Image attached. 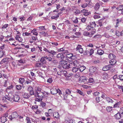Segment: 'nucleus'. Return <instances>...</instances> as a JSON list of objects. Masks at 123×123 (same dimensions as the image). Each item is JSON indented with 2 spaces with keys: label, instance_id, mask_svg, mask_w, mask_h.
I'll use <instances>...</instances> for the list:
<instances>
[{
  "label": "nucleus",
  "instance_id": "1",
  "mask_svg": "<svg viewBox=\"0 0 123 123\" xmlns=\"http://www.w3.org/2000/svg\"><path fill=\"white\" fill-rule=\"evenodd\" d=\"M35 95L36 98L35 101L38 102L41 101L43 97V93L42 92H37L35 93Z\"/></svg>",
  "mask_w": 123,
  "mask_h": 123
},
{
  "label": "nucleus",
  "instance_id": "2",
  "mask_svg": "<svg viewBox=\"0 0 123 123\" xmlns=\"http://www.w3.org/2000/svg\"><path fill=\"white\" fill-rule=\"evenodd\" d=\"M94 50L93 49H89L87 48L83 52V54L87 56H89L94 53Z\"/></svg>",
  "mask_w": 123,
  "mask_h": 123
},
{
  "label": "nucleus",
  "instance_id": "3",
  "mask_svg": "<svg viewBox=\"0 0 123 123\" xmlns=\"http://www.w3.org/2000/svg\"><path fill=\"white\" fill-rule=\"evenodd\" d=\"M61 66L64 69H68L70 68V64L65 61H62L61 62Z\"/></svg>",
  "mask_w": 123,
  "mask_h": 123
},
{
  "label": "nucleus",
  "instance_id": "4",
  "mask_svg": "<svg viewBox=\"0 0 123 123\" xmlns=\"http://www.w3.org/2000/svg\"><path fill=\"white\" fill-rule=\"evenodd\" d=\"M18 116V114L16 112H13L10 116H9L8 117L11 120L14 118H17Z\"/></svg>",
  "mask_w": 123,
  "mask_h": 123
},
{
  "label": "nucleus",
  "instance_id": "5",
  "mask_svg": "<svg viewBox=\"0 0 123 123\" xmlns=\"http://www.w3.org/2000/svg\"><path fill=\"white\" fill-rule=\"evenodd\" d=\"M76 50L78 51L81 54L83 53L84 51L83 48H82L81 45L78 44L76 49Z\"/></svg>",
  "mask_w": 123,
  "mask_h": 123
},
{
  "label": "nucleus",
  "instance_id": "6",
  "mask_svg": "<svg viewBox=\"0 0 123 123\" xmlns=\"http://www.w3.org/2000/svg\"><path fill=\"white\" fill-rule=\"evenodd\" d=\"M56 57L57 58L61 60V62H62V61H65V60H64L65 56L62 53H59L57 54L56 56Z\"/></svg>",
  "mask_w": 123,
  "mask_h": 123
},
{
  "label": "nucleus",
  "instance_id": "7",
  "mask_svg": "<svg viewBox=\"0 0 123 123\" xmlns=\"http://www.w3.org/2000/svg\"><path fill=\"white\" fill-rule=\"evenodd\" d=\"M80 12L83 14V15L86 16H87L91 14L90 12H88V10L85 9H84L81 10Z\"/></svg>",
  "mask_w": 123,
  "mask_h": 123
},
{
  "label": "nucleus",
  "instance_id": "8",
  "mask_svg": "<svg viewBox=\"0 0 123 123\" xmlns=\"http://www.w3.org/2000/svg\"><path fill=\"white\" fill-rule=\"evenodd\" d=\"M28 91L29 92L30 94L31 95H33L34 94L33 88L31 86L28 87L27 89Z\"/></svg>",
  "mask_w": 123,
  "mask_h": 123
},
{
  "label": "nucleus",
  "instance_id": "9",
  "mask_svg": "<svg viewBox=\"0 0 123 123\" xmlns=\"http://www.w3.org/2000/svg\"><path fill=\"white\" fill-rule=\"evenodd\" d=\"M12 99L14 101L18 102L20 98L18 95L15 94L13 96Z\"/></svg>",
  "mask_w": 123,
  "mask_h": 123
},
{
  "label": "nucleus",
  "instance_id": "10",
  "mask_svg": "<svg viewBox=\"0 0 123 123\" xmlns=\"http://www.w3.org/2000/svg\"><path fill=\"white\" fill-rule=\"evenodd\" d=\"M123 115L121 116V114L119 113H117L115 114L114 117L117 119H120V118H123Z\"/></svg>",
  "mask_w": 123,
  "mask_h": 123
},
{
  "label": "nucleus",
  "instance_id": "11",
  "mask_svg": "<svg viewBox=\"0 0 123 123\" xmlns=\"http://www.w3.org/2000/svg\"><path fill=\"white\" fill-rule=\"evenodd\" d=\"M51 93L53 95L57 94L58 92V90L55 88H52L50 90Z\"/></svg>",
  "mask_w": 123,
  "mask_h": 123
},
{
  "label": "nucleus",
  "instance_id": "12",
  "mask_svg": "<svg viewBox=\"0 0 123 123\" xmlns=\"http://www.w3.org/2000/svg\"><path fill=\"white\" fill-rule=\"evenodd\" d=\"M11 94H8V95H5L4 97L5 99H7L9 101L11 102L12 101V99L11 98V96L10 95Z\"/></svg>",
  "mask_w": 123,
  "mask_h": 123
},
{
  "label": "nucleus",
  "instance_id": "13",
  "mask_svg": "<svg viewBox=\"0 0 123 123\" xmlns=\"http://www.w3.org/2000/svg\"><path fill=\"white\" fill-rule=\"evenodd\" d=\"M78 62L77 60H75L73 62H72L70 63V66L71 67V66H74L77 67L78 65Z\"/></svg>",
  "mask_w": 123,
  "mask_h": 123
},
{
  "label": "nucleus",
  "instance_id": "14",
  "mask_svg": "<svg viewBox=\"0 0 123 123\" xmlns=\"http://www.w3.org/2000/svg\"><path fill=\"white\" fill-rule=\"evenodd\" d=\"M96 67L92 66L90 68L89 71L91 73H92L96 71Z\"/></svg>",
  "mask_w": 123,
  "mask_h": 123
},
{
  "label": "nucleus",
  "instance_id": "15",
  "mask_svg": "<svg viewBox=\"0 0 123 123\" xmlns=\"http://www.w3.org/2000/svg\"><path fill=\"white\" fill-rule=\"evenodd\" d=\"M111 68V67L110 65H105L103 67L102 70L104 71H106L109 70Z\"/></svg>",
  "mask_w": 123,
  "mask_h": 123
},
{
  "label": "nucleus",
  "instance_id": "16",
  "mask_svg": "<svg viewBox=\"0 0 123 123\" xmlns=\"http://www.w3.org/2000/svg\"><path fill=\"white\" fill-rule=\"evenodd\" d=\"M15 39L16 40H18V41L22 42L23 40V39L20 37V36L19 35H16L15 37Z\"/></svg>",
  "mask_w": 123,
  "mask_h": 123
},
{
  "label": "nucleus",
  "instance_id": "17",
  "mask_svg": "<svg viewBox=\"0 0 123 123\" xmlns=\"http://www.w3.org/2000/svg\"><path fill=\"white\" fill-rule=\"evenodd\" d=\"M53 116L57 119H59L60 115L58 112H55L53 114Z\"/></svg>",
  "mask_w": 123,
  "mask_h": 123
},
{
  "label": "nucleus",
  "instance_id": "18",
  "mask_svg": "<svg viewBox=\"0 0 123 123\" xmlns=\"http://www.w3.org/2000/svg\"><path fill=\"white\" fill-rule=\"evenodd\" d=\"M106 100L109 103H113L114 102L113 100L109 97H106Z\"/></svg>",
  "mask_w": 123,
  "mask_h": 123
},
{
  "label": "nucleus",
  "instance_id": "19",
  "mask_svg": "<svg viewBox=\"0 0 123 123\" xmlns=\"http://www.w3.org/2000/svg\"><path fill=\"white\" fill-rule=\"evenodd\" d=\"M49 45L51 47H55L56 46L58 45V43H57L52 42H49Z\"/></svg>",
  "mask_w": 123,
  "mask_h": 123
},
{
  "label": "nucleus",
  "instance_id": "20",
  "mask_svg": "<svg viewBox=\"0 0 123 123\" xmlns=\"http://www.w3.org/2000/svg\"><path fill=\"white\" fill-rule=\"evenodd\" d=\"M116 60L115 59H111L109 61V63L111 65L115 64L116 62Z\"/></svg>",
  "mask_w": 123,
  "mask_h": 123
},
{
  "label": "nucleus",
  "instance_id": "21",
  "mask_svg": "<svg viewBox=\"0 0 123 123\" xmlns=\"http://www.w3.org/2000/svg\"><path fill=\"white\" fill-rule=\"evenodd\" d=\"M100 6L99 4L98 3H97L95 5L94 8L96 11H97L99 8Z\"/></svg>",
  "mask_w": 123,
  "mask_h": 123
},
{
  "label": "nucleus",
  "instance_id": "22",
  "mask_svg": "<svg viewBox=\"0 0 123 123\" xmlns=\"http://www.w3.org/2000/svg\"><path fill=\"white\" fill-rule=\"evenodd\" d=\"M22 96L23 98H29L30 96L28 94L25 92H23Z\"/></svg>",
  "mask_w": 123,
  "mask_h": 123
},
{
  "label": "nucleus",
  "instance_id": "23",
  "mask_svg": "<svg viewBox=\"0 0 123 123\" xmlns=\"http://www.w3.org/2000/svg\"><path fill=\"white\" fill-rule=\"evenodd\" d=\"M0 119L2 122L5 123L7 121V119L6 117L3 116Z\"/></svg>",
  "mask_w": 123,
  "mask_h": 123
},
{
  "label": "nucleus",
  "instance_id": "24",
  "mask_svg": "<svg viewBox=\"0 0 123 123\" xmlns=\"http://www.w3.org/2000/svg\"><path fill=\"white\" fill-rule=\"evenodd\" d=\"M108 57L110 59H115L116 57V56L113 54L111 53L108 55Z\"/></svg>",
  "mask_w": 123,
  "mask_h": 123
},
{
  "label": "nucleus",
  "instance_id": "25",
  "mask_svg": "<svg viewBox=\"0 0 123 123\" xmlns=\"http://www.w3.org/2000/svg\"><path fill=\"white\" fill-rule=\"evenodd\" d=\"M94 14H96L95 15L93 16V18L95 19L99 18H100V16L99 15L98 13H97L96 12H94Z\"/></svg>",
  "mask_w": 123,
  "mask_h": 123
},
{
  "label": "nucleus",
  "instance_id": "26",
  "mask_svg": "<svg viewBox=\"0 0 123 123\" xmlns=\"http://www.w3.org/2000/svg\"><path fill=\"white\" fill-rule=\"evenodd\" d=\"M97 53L99 55H102L104 53V51L103 50L99 49L97 51Z\"/></svg>",
  "mask_w": 123,
  "mask_h": 123
},
{
  "label": "nucleus",
  "instance_id": "27",
  "mask_svg": "<svg viewBox=\"0 0 123 123\" xmlns=\"http://www.w3.org/2000/svg\"><path fill=\"white\" fill-rule=\"evenodd\" d=\"M94 27L92 26L91 25H88L86 28V29L88 31L90 30H92L93 29Z\"/></svg>",
  "mask_w": 123,
  "mask_h": 123
},
{
  "label": "nucleus",
  "instance_id": "28",
  "mask_svg": "<svg viewBox=\"0 0 123 123\" xmlns=\"http://www.w3.org/2000/svg\"><path fill=\"white\" fill-rule=\"evenodd\" d=\"M116 9L118 11H122L123 10V5H119L118 7L116 8Z\"/></svg>",
  "mask_w": 123,
  "mask_h": 123
},
{
  "label": "nucleus",
  "instance_id": "29",
  "mask_svg": "<svg viewBox=\"0 0 123 123\" xmlns=\"http://www.w3.org/2000/svg\"><path fill=\"white\" fill-rule=\"evenodd\" d=\"M31 35V33L25 32L24 33L23 32L22 34V35L24 37L25 36H29Z\"/></svg>",
  "mask_w": 123,
  "mask_h": 123
},
{
  "label": "nucleus",
  "instance_id": "30",
  "mask_svg": "<svg viewBox=\"0 0 123 123\" xmlns=\"http://www.w3.org/2000/svg\"><path fill=\"white\" fill-rule=\"evenodd\" d=\"M43 62H41L40 63H37L36 64V67H43Z\"/></svg>",
  "mask_w": 123,
  "mask_h": 123
},
{
  "label": "nucleus",
  "instance_id": "31",
  "mask_svg": "<svg viewBox=\"0 0 123 123\" xmlns=\"http://www.w3.org/2000/svg\"><path fill=\"white\" fill-rule=\"evenodd\" d=\"M25 81L24 79L23 78H20L19 79V82L20 84H22Z\"/></svg>",
  "mask_w": 123,
  "mask_h": 123
},
{
  "label": "nucleus",
  "instance_id": "32",
  "mask_svg": "<svg viewBox=\"0 0 123 123\" xmlns=\"http://www.w3.org/2000/svg\"><path fill=\"white\" fill-rule=\"evenodd\" d=\"M52 56H54L56 54V52L53 50H52L50 51L49 53Z\"/></svg>",
  "mask_w": 123,
  "mask_h": 123
},
{
  "label": "nucleus",
  "instance_id": "33",
  "mask_svg": "<svg viewBox=\"0 0 123 123\" xmlns=\"http://www.w3.org/2000/svg\"><path fill=\"white\" fill-rule=\"evenodd\" d=\"M39 30L40 31H43L46 30L45 26H42L39 27Z\"/></svg>",
  "mask_w": 123,
  "mask_h": 123
},
{
  "label": "nucleus",
  "instance_id": "34",
  "mask_svg": "<svg viewBox=\"0 0 123 123\" xmlns=\"http://www.w3.org/2000/svg\"><path fill=\"white\" fill-rule=\"evenodd\" d=\"M45 57H42L40 61L41 62H43V63L44 64H45L46 63V62L45 61Z\"/></svg>",
  "mask_w": 123,
  "mask_h": 123
},
{
  "label": "nucleus",
  "instance_id": "35",
  "mask_svg": "<svg viewBox=\"0 0 123 123\" xmlns=\"http://www.w3.org/2000/svg\"><path fill=\"white\" fill-rule=\"evenodd\" d=\"M78 70L79 68L77 67H75L73 68L72 71L73 72L75 73Z\"/></svg>",
  "mask_w": 123,
  "mask_h": 123
},
{
  "label": "nucleus",
  "instance_id": "36",
  "mask_svg": "<svg viewBox=\"0 0 123 123\" xmlns=\"http://www.w3.org/2000/svg\"><path fill=\"white\" fill-rule=\"evenodd\" d=\"M96 32V31L95 30H93L90 32V33H89V37H91L93 34Z\"/></svg>",
  "mask_w": 123,
  "mask_h": 123
},
{
  "label": "nucleus",
  "instance_id": "37",
  "mask_svg": "<svg viewBox=\"0 0 123 123\" xmlns=\"http://www.w3.org/2000/svg\"><path fill=\"white\" fill-rule=\"evenodd\" d=\"M64 72L65 73H64L65 74V76L67 78H69L70 76H71V75L72 74H68L67 73L66 74V73H67V72L66 71H65Z\"/></svg>",
  "mask_w": 123,
  "mask_h": 123
},
{
  "label": "nucleus",
  "instance_id": "38",
  "mask_svg": "<svg viewBox=\"0 0 123 123\" xmlns=\"http://www.w3.org/2000/svg\"><path fill=\"white\" fill-rule=\"evenodd\" d=\"M59 16H58V15H57L56 14V15L52 16L51 18L52 19H54L55 20H57V19L58 18Z\"/></svg>",
  "mask_w": 123,
  "mask_h": 123
},
{
  "label": "nucleus",
  "instance_id": "39",
  "mask_svg": "<svg viewBox=\"0 0 123 123\" xmlns=\"http://www.w3.org/2000/svg\"><path fill=\"white\" fill-rule=\"evenodd\" d=\"M87 82H88L90 83H93L94 81V79L93 78H90L87 81Z\"/></svg>",
  "mask_w": 123,
  "mask_h": 123
},
{
  "label": "nucleus",
  "instance_id": "40",
  "mask_svg": "<svg viewBox=\"0 0 123 123\" xmlns=\"http://www.w3.org/2000/svg\"><path fill=\"white\" fill-rule=\"evenodd\" d=\"M8 61V58H5L2 60V62H3L7 63Z\"/></svg>",
  "mask_w": 123,
  "mask_h": 123
},
{
  "label": "nucleus",
  "instance_id": "41",
  "mask_svg": "<svg viewBox=\"0 0 123 123\" xmlns=\"http://www.w3.org/2000/svg\"><path fill=\"white\" fill-rule=\"evenodd\" d=\"M116 20L117 22L116 23V25H115V27H118V24H119L120 22L121 21V19H120L117 18V19Z\"/></svg>",
  "mask_w": 123,
  "mask_h": 123
},
{
  "label": "nucleus",
  "instance_id": "42",
  "mask_svg": "<svg viewBox=\"0 0 123 123\" xmlns=\"http://www.w3.org/2000/svg\"><path fill=\"white\" fill-rule=\"evenodd\" d=\"M16 87L17 89L18 90H20L22 88V86L20 85H16Z\"/></svg>",
  "mask_w": 123,
  "mask_h": 123
},
{
  "label": "nucleus",
  "instance_id": "43",
  "mask_svg": "<svg viewBox=\"0 0 123 123\" xmlns=\"http://www.w3.org/2000/svg\"><path fill=\"white\" fill-rule=\"evenodd\" d=\"M100 98L99 97H96L95 98V101L96 103H98L100 101Z\"/></svg>",
  "mask_w": 123,
  "mask_h": 123
},
{
  "label": "nucleus",
  "instance_id": "44",
  "mask_svg": "<svg viewBox=\"0 0 123 123\" xmlns=\"http://www.w3.org/2000/svg\"><path fill=\"white\" fill-rule=\"evenodd\" d=\"M112 107L109 106L106 108V110L108 112H110L112 110Z\"/></svg>",
  "mask_w": 123,
  "mask_h": 123
},
{
  "label": "nucleus",
  "instance_id": "45",
  "mask_svg": "<svg viewBox=\"0 0 123 123\" xmlns=\"http://www.w3.org/2000/svg\"><path fill=\"white\" fill-rule=\"evenodd\" d=\"M65 92L66 94L69 95L71 93V91L69 89H67L66 90Z\"/></svg>",
  "mask_w": 123,
  "mask_h": 123
},
{
  "label": "nucleus",
  "instance_id": "46",
  "mask_svg": "<svg viewBox=\"0 0 123 123\" xmlns=\"http://www.w3.org/2000/svg\"><path fill=\"white\" fill-rule=\"evenodd\" d=\"M116 34L118 36H120L121 35V32H119V31H116Z\"/></svg>",
  "mask_w": 123,
  "mask_h": 123
},
{
  "label": "nucleus",
  "instance_id": "47",
  "mask_svg": "<svg viewBox=\"0 0 123 123\" xmlns=\"http://www.w3.org/2000/svg\"><path fill=\"white\" fill-rule=\"evenodd\" d=\"M4 53V51L0 50V58H1L3 56Z\"/></svg>",
  "mask_w": 123,
  "mask_h": 123
},
{
  "label": "nucleus",
  "instance_id": "48",
  "mask_svg": "<svg viewBox=\"0 0 123 123\" xmlns=\"http://www.w3.org/2000/svg\"><path fill=\"white\" fill-rule=\"evenodd\" d=\"M81 13V12H80L79 10L77 9L76 10V11L74 12V13L75 14H80Z\"/></svg>",
  "mask_w": 123,
  "mask_h": 123
},
{
  "label": "nucleus",
  "instance_id": "49",
  "mask_svg": "<svg viewBox=\"0 0 123 123\" xmlns=\"http://www.w3.org/2000/svg\"><path fill=\"white\" fill-rule=\"evenodd\" d=\"M104 23V22L102 21H98V26H99L100 27H101L103 25V24Z\"/></svg>",
  "mask_w": 123,
  "mask_h": 123
},
{
  "label": "nucleus",
  "instance_id": "50",
  "mask_svg": "<svg viewBox=\"0 0 123 123\" xmlns=\"http://www.w3.org/2000/svg\"><path fill=\"white\" fill-rule=\"evenodd\" d=\"M67 57L68 58H72V57L73 56V54H70L68 53L67 55Z\"/></svg>",
  "mask_w": 123,
  "mask_h": 123
},
{
  "label": "nucleus",
  "instance_id": "51",
  "mask_svg": "<svg viewBox=\"0 0 123 123\" xmlns=\"http://www.w3.org/2000/svg\"><path fill=\"white\" fill-rule=\"evenodd\" d=\"M47 81L48 83H51L53 81L52 78H48L47 80Z\"/></svg>",
  "mask_w": 123,
  "mask_h": 123
},
{
  "label": "nucleus",
  "instance_id": "52",
  "mask_svg": "<svg viewBox=\"0 0 123 123\" xmlns=\"http://www.w3.org/2000/svg\"><path fill=\"white\" fill-rule=\"evenodd\" d=\"M106 95L105 93H102V95L101 96V98H102L103 99H105V98H106Z\"/></svg>",
  "mask_w": 123,
  "mask_h": 123
},
{
  "label": "nucleus",
  "instance_id": "53",
  "mask_svg": "<svg viewBox=\"0 0 123 123\" xmlns=\"http://www.w3.org/2000/svg\"><path fill=\"white\" fill-rule=\"evenodd\" d=\"M18 120L20 122H22L24 120L23 117L22 116H19Z\"/></svg>",
  "mask_w": 123,
  "mask_h": 123
},
{
  "label": "nucleus",
  "instance_id": "54",
  "mask_svg": "<svg viewBox=\"0 0 123 123\" xmlns=\"http://www.w3.org/2000/svg\"><path fill=\"white\" fill-rule=\"evenodd\" d=\"M88 6V4L86 3H85L83 4L81 6L82 8H85L86 7Z\"/></svg>",
  "mask_w": 123,
  "mask_h": 123
},
{
  "label": "nucleus",
  "instance_id": "55",
  "mask_svg": "<svg viewBox=\"0 0 123 123\" xmlns=\"http://www.w3.org/2000/svg\"><path fill=\"white\" fill-rule=\"evenodd\" d=\"M8 25L7 24H6L3 25L2 27V29H4L8 27Z\"/></svg>",
  "mask_w": 123,
  "mask_h": 123
},
{
  "label": "nucleus",
  "instance_id": "56",
  "mask_svg": "<svg viewBox=\"0 0 123 123\" xmlns=\"http://www.w3.org/2000/svg\"><path fill=\"white\" fill-rule=\"evenodd\" d=\"M77 92L79 94L81 95H82L83 93V92L82 91L79 90H77Z\"/></svg>",
  "mask_w": 123,
  "mask_h": 123
},
{
  "label": "nucleus",
  "instance_id": "57",
  "mask_svg": "<svg viewBox=\"0 0 123 123\" xmlns=\"http://www.w3.org/2000/svg\"><path fill=\"white\" fill-rule=\"evenodd\" d=\"M31 38L34 41H36L37 39V36H32Z\"/></svg>",
  "mask_w": 123,
  "mask_h": 123
},
{
  "label": "nucleus",
  "instance_id": "58",
  "mask_svg": "<svg viewBox=\"0 0 123 123\" xmlns=\"http://www.w3.org/2000/svg\"><path fill=\"white\" fill-rule=\"evenodd\" d=\"M118 79L121 80H123V75H119Z\"/></svg>",
  "mask_w": 123,
  "mask_h": 123
},
{
  "label": "nucleus",
  "instance_id": "59",
  "mask_svg": "<svg viewBox=\"0 0 123 123\" xmlns=\"http://www.w3.org/2000/svg\"><path fill=\"white\" fill-rule=\"evenodd\" d=\"M62 53L64 54L67 55L68 53V50H65L64 49L63 52H62Z\"/></svg>",
  "mask_w": 123,
  "mask_h": 123
},
{
  "label": "nucleus",
  "instance_id": "60",
  "mask_svg": "<svg viewBox=\"0 0 123 123\" xmlns=\"http://www.w3.org/2000/svg\"><path fill=\"white\" fill-rule=\"evenodd\" d=\"M99 93L98 92H96L93 93V95L95 96H98L99 94Z\"/></svg>",
  "mask_w": 123,
  "mask_h": 123
},
{
  "label": "nucleus",
  "instance_id": "61",
  "mask_svg": "<svg viewBox=\"0 0 123 123\" xmlns=\"http://www.w3.org/2000/svg\"><path fill=\"white\" fill-rule=\"evenodd\" d=\"M101 37V35H95L94 36V38H99L100 37Z\"/></svg>",
  "mask_w": 123,
  "mask_h": 123
},
{
  "label": "nucleus",
  "instance_id": "62",
  "mask_svg": "<svg viewBox=\"0 0 123 123\" xmlns=\"http://www.w3.org/2000/svg\"><path fill=\"white\" fill-rule=\"evenodd\" d=\"M119 105V103L118 102H116L114 105V107H116L118 106Z\"/></svg>",
  "mask_w": 123,
  "mask_h": 123
},
{
  "label": "nucleus",
  "instance_id": "63",
  "mask_svg": "<svg viewBox=\"0 0 123 123\" xmlns=\"http://www.w3.org/2000/svg\"><path fill=\"white\" fill-rule=\"evenodd\" d=\"M45 59L48 60L49 61H51L52 60V58L51 57H49L47 56L45 57Z\"/></svg>",
  "mask_w": 123,
  "mask_h": 123
},
{
  "label": "nucleus",
  "instance_id": "64",
  "mask_svg": "<svg viewBox=\"0 0 123 123\" xmlns=\"http://www.w3.org/2000/svg\"><path fill=\"white\" fill-rule=\"evenodd\" d=\"M18 61L19 62L21 63H23L24 62V60L22 59H21L19 60H18Z\"/></svg>",
  "mask_w": 123,
  "mask_h": 123
}]
</instances>
